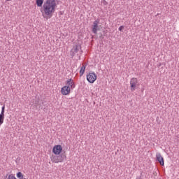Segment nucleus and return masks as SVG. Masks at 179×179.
I'll use <instances>...</instances> for the list:
<instances>
[{
	"mask_svg": "<svg viewBox=\"0 0 179 179\" xmlns=\"http://www.w3.org/2000/svg\"><path fill=\"white\" fill-rule=\"evenodd\" d=\"M61 93L63 96H68V94L71 93V87L66 85L64 86L61 89Z\"/></svg>",
	"mask_w": 179,
	"mask_h": 179,
	"instance_id": "7",
	"label": "nucleus"
},
{
	"mask_svg": "<svg viewBox=\"0 0 179 179\" xmlns=\"http://www.w3.org/2000/svg\"><path fill=\"white\" fill-rule=\"evenodd\" d=\"M136 86H138V78H132L130 80V87L131 92H135V90H136Z\"/></svg>",
	"mask_w": 179,
	"mask_h": 179,
	"instance_id": "5",
	"label": "nucleus"
},
{
	"mask_svg": "<svg viewBox=\"0 0 179 179\" xmlns=\"http://www.w3.org/2000/svg\"><path fill=\"white\" fill-rule=\"evenodd\" d=\"M66 86H69L70 89H75V83L73 82V80L71 78L69 79L67 81H66Z\"/></svg>",
	"mask_w": 179,
	"mask_h": 179,
	"instance_id": "11",
	"label": "nucleus"
},
{
	"mask_svg": "<svg viewBox=\"0 0 179 179\" xmlns=\"http://www.w3.org/2000/svg\"><path fill=\"white\" fill-rule=\"evenodd\" d=\"M64 160H66V155L65 154H62L56 157H53L52 159V163H62Z\"/></svg>",
	"mask_w": 179,
	"mask_h": 179,
	"instance_id": "4",
	"label": "nucleus"
},
{
	"mask_svg": "<svg viewBox=\"0 0 179 179\" xmlns=\"http://www.w3.org/2000/svg\"><path fill=\"white\" fill-rule=\"evenodd\" d=\"M101 4H102L103 6H107V5H108V3L107 1H106V0H102Z\"/></svg>",
	"mask_w": 179,
	"mask_h": 179,
	"instance_id": "15",
	"label": "nucleus"
},
{
	"mask_svg": "<svg viewBox=\"0 0 179 179\" xmlns=\"http://www.w3.org/2000/svg\"><path fill=\"white\" fill-rule=\"evenodd\" d=\"M36 3L38 8H41V6H43V3H44V0H36Z\"/></svg>",
	"mask_w": 179,
	"mask_h": 179,
	"instance_id": "13",
	"label": "nucleus"
},
{
	"mask_svg": "<svg viewBox=\"0 0 179 179\" xmlns=\"http://www.w3.org/2000/svg\"><path fill=\"white\" fill-rule=\"evenodd\" d=\"M7 1H11V0H7Z\"/></svg>",
	"mask_w": 179,
	"mask_h": 179,
	"instance_id": "19",
	"label": "nucleus"
},
{
	"mask_svg": "<svg viewBox=\"0 0 179 179\" xmlns=\"http://www.w3.org/2000/svg\"><path fill=\"white\" fill-rule=\"evenodd\" d=\"M43 8L45 15L49 17H51L52 14L55 13L57 2L55 0H46V1H45L43 3Z\"/></svg>",
	"mask_w": 179,
	"mask_h": 179,
	"instance_id": "1",
	"label": "nucleus"
},
{
	"mask_svg": "<svg viewBox=\"0 0 179 179\" xmlns=\"http://www.w3.org/2000/svg\"><path fill=\"white\" fill-rule=\"evenodd\" d=\"M100 23V20L97 19L93 22L92 25V33L94 34H97V31L100 30V27H99V24Z\"/></svg>",
	"mask_w": 179,
	"mask_h": 179,
	"instance_id": "6",
	"label": "nucleus"
},
{
	"mask_svg": "<svg viewBox=\"0 0 179 179\" xmlns=\"http://www.w3.org/2000/svg\"><path fill=\"white\" fill-rule=\"evenodd\" d=\"M123 29H124V27L122 26V25L120 26V27H119V31H122Z\"/></svg>",
	"mask_w": 179,
	"mask_h": 179,
	"instance_id": "17",
	"label": "nucleus"
},
{
	"mask_svg": "<svg viewBox=\"0 0 179 179\" xmlns=\"http://www.w3.org/2000/svg\"><path fill=\"white\" fill-rule=\"evenodd\" d=\"M157 157V162H159V163L161 164V166H164V159L162 156V154L160 152H157L156 155Z\"/></svg>",
	"mask_w": 179,
	"mask_h": 179,
	"instance_id": "9",
	"label": "nucleus"
},
{
	"mask_svg": "<svg viewBox=\"0 0 179 179\" xmlns=\"http://www.w3.org/2000/svg\"><path fill=\"white\" fill-rule=\"evenodd\" d=\"M96 79L97 75H96V73L90 71L89 73L87 74V80L89 82V83H94Z\"/></svg>",
	"mask_w": 179,
	"mask_h": 179,
	"instance_id": "2",
	"label": "nucleus"
},
{
	"mask_svg": "<svg viewBox=\"0 0 179 179\" xmlns=\"http://www.w3.org/2000/svg\"><path fill=\"white\" fill-rule=\"evenodd\" d=\"M3 120H5V106L1 108V113L0 114V127L3 124Z\"/></svg>",
	"mask_w": 179,
	"mask_h": 179,
	"instance_id": "10",
	"label": "nucleus"
},
{
	"mask_svg": "<svg viewBox=\"0 0 179 179\" xmlns=\"http://www.w3.org/2000/svg\"><path fill=\"white\" fill-rule=\"evenodd\" d=\"M62 152V146H61V145H57L53 147L52 152L54 153V155H60Z\"/></svg>",
	"mask_w": 179,
	"mask_h": 179,
	"instance_id": "8",
	"label": "nucleus"
},
{
	"mask_svg": "<svg viewBox=\"0 0 179 179\" xmlns=\"http://www.w3.org/2000/svg\"><path fill=\"white\" fill-rule=\"evenodd\" d=\"M8 179H16V177H15V176H13V174H10L8 176Z\"/></svg>",
	"mask_w": 179,
	"mask_h": 179,
	"instance_id": "16",
	"label": "nucleus"
},
{
	"mask_svg": "<svg viewBox=\"0 0 179 179\" xmlns=\"http://www.w3.org/2000/svg\"><path fill=\"white\" fill-rule=\"evenodd\" d=\"M82 50V45H80V43H76V45L73 47V48L71 50L70 55L73 58L78 52H79V50Z\"/></svg>",
	"mask_w": 179,
	"mask_h": 179,
	"instance_id": "3",
	"label": "nucleus"
},
{
	"mask_svg": "<svg viewBox=\"0 0 179 179\" xmlns=\"http://www.w3.org/2000/svg\"><path fill=\"white\" fill-rule=\"evenodd\" d=\"M17 178H20V179H23L24 178V176H23V173H22V172H18L17 173Z\"/></svg>",
	"mask_w": 179,
	"mask_h": 179,
	"instance_id": "14",
	"label": "nucleus"
},
{
	"mask_svg": "<svg viewBox=\"0 0 179 179\" xmlns=\"http://www.w3.org/2000/svg\"><path fill=\"white\" fill-rule=\"evenodd\" d=\"M143 175L142 172L141 173V175L139 176H137L136 179H142Z\"/></svg>",
	"mask_w": 179,
	"mask_h": 179,
	"instance_id": "18",
	"label": "nucleus"
},
{
	"mask_svg": "<svg viewBox=\"0 0 179 179\" xmlns=\"http://www.w3.org/2000/svg\"><path fill=\"white\" fill-rule=\"evenodd\" d=\"M85 70H86V65L83 64L80 70V76H83V73H85Z\"/></svg>",
	"mask_w": 179,
	"mask_h": 179,
	"instance_id": "12",
	"label": "nucleus"
}]
</instances>
